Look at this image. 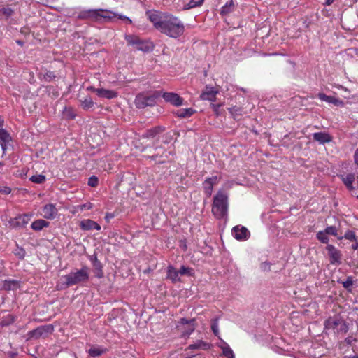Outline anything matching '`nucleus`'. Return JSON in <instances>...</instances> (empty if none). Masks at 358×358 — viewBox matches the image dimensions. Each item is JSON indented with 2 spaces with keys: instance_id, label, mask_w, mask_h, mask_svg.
<instances>
[{
  "instance_id": "obj_1",
  "label": "nucleus",
  "mask_w": 358,
  "mask_h": 358,
  "mask_svg": "<svg viewBox=\"0 0 358 358\" xmlns=\"http://www.w3.org/2000/svg\"><path fill=\"white\" fill-rule=\"evenodd\" d=\"M146 15L156 29L171 38H177L185 32L183 22L176 16L156 10L148 11Z\"/></svg>"
},
{
  "instance_id": "obj_2",
  "label": "nucleus",
  "mask_w": 358,
  "mask_h": 358,
  "mask_svg": "<svg viewBox=\"0 0 358 358\" xmlns=\"http://www.w3.org/2000/svg\"><path fill=\"white\" fill-rule=\"evenodd\" d=\"M228 210V195L220 189L213 198L212 213L218 219L224 218Z\"/></svg>"
},
{
  "instance_id": "obj_3",
  "label": "nucleus",
  "mask_w": 358,
  "mask_h": 358,
  "mask_svg": "<svg viewBox=\"0 0 358 358\" xmlns=\"http://www.w3.org/2000/svg\"><path fill=\"white\" fill-rule=\"evenodd\" d=\"M114 17H117L121 20H125V17H127L125 15L102 9L85 10L80 14V18H88L94 21H101L102 20L103 21H108Z\"/></svg>"
},
{
  "instance_id": "obj_4",
  "label": "nucleus",
  "mask_w": 358,
  "mask_h": 358,
  "mask_svg": "<svg viewBox=\"0 0 358 358\" xmlns=\"http://www.w3.org/2000/svg\"><path fill=\"white\" fill-rule=\"evenodd\" d=\"M89 277V268L83 266L80 270L72 271L69 274L62 276L60 280L68 287L78 283L85 282L88 280Z\"/></svg>"
},
{
  "instance_id": "obj_5",
  "label": "nucleus",
  "mask_w": 358,
  "mask_h": 358,
  "mask_svg": "<svg viewBox=\"0 0 358 358\" xmlns=\"http://www.w3.org/2000/svg\"><path fill=\"white\" fill-rule=\"evenodd\" d=\"M159 94V92H155L152 95L138 94L135 99V104L138 108L154 106Z\"/></svg>"
},
{
  "instance_id": "obj_6",
  "label": "nucleus",
  "mask_w": 358,
  "mask_h": 358,
  "mask_svg": "<svg viewBox=\"0 0 358 358\" xmlns=\"http://www.w3.org/2000/svg\"><path fill=\"white\" fill-rule=\"evenodd\" d=\"M326 250L327 252L331 264L338 266L342 264V253L334 245L331 244H327L326 246Z\"/></svg>"
},
{
  "instance_id": "obj_7",
  "label": "nucleus",
  "mask_w": 358,
  "mask_h": 358,
  "mask_svg": "<svg viewBox=\"0 0 358 358\" xmlns=\"http://www.w3.org/2000/svg\"><path fill=\"white\" fill-rule=\"evenodd\" d=\"M178 331L181 333L182 336H189L195 329V320H187L182 318L177 326Z\"/></svg>"
},
{
  "instance_id": "obj_8",
  "label": "nucleus",
  "mask_w": 358,
  "mask_h": 358,
  "mask_svg": "<svg viewBox=\"0 0 358 358\" xmlns=\"http://www.w3.org/2000/svg\"><path fill=\"white\" fill-rule=\"evenodd\" d=\"M58 213V210L53 203L45 204L42 208V216L47 220H54Z\"/></svg>"
},
{
  "instance_id": "obj_9",
  "label": "nucleus",
  "mask_w": 358,
  "mask_h": 358,
  "mask_svg": "<svg viewBox=\"0 0 358 358\" xmlns=\"http://www.w3.org/2000/svg\"><path fill=\"white\" fill-rule=\"evenodd\" d=\"M162 97L166 102L175 106H180L183 103V99L174 92H163Z\"/></svg>"
},
{
  "instance_id": "obj_10",
  "label": "nucleus",
  "mask_w": 358,
  "mask_h": 358,
  "mask_svg": "<svg viewBox=\"0 0 358 358\" xmlns=\"http://www.w3.org/2000/svg\"><path fill=\"white\" fill-rule=\"evenodd\" d=\"M219 180L220 179L216 176L208 178L204 180L203 183V187L205 194L208 196H211L213 189V186L217 184Z\"/></svg>"
},
{
  "instance_id": "obj_11",
  "label": "nucleus",
  "mask_w": 358,
  "mask_h": 358,
  "mask_svg": "<svg viewBox=\"0 0 358 358\" xmlns=\"http://www.w3.org/2000/svg\"><path fill=\"white\" fill-rule=\"evenodd\" d=\"M88 90H90L96 93V94L101 98H105L108 99H111L117 97V93L114 90H106L103 88H94L90 87Z\"/></svg>"
},
{
  "instance_id": "obj_12",
  "label": "nucleus",
  "mask_w": 358,
  "mask_h": 358,
  "mask_svg": "<svg viewBox=\"0 0 358 358\" xmlns=\"http://www.w3.org/2000/svg\"><path fill=\"white\" fill-rule=\"evenodd\" d=\"M234 237L239 241H243L248 238L250 232L245 227L236 226L232 229Z\"/></svg>"
},
{
  "instance_id": "obj_13",
  "label": "nucleus",
  "mask_w": 358,
  "mask_h": 358,
  "mask_svg": "<svg viewBox=\"0 0 358 358\" xmlns=\"http://www.w3.org/2000/svg\"><path fill=\"white\" fill-rule=\"evenodd\" d=\"M217 93L218 91L213 87L206 86L205 90L201 93L200 98L202 100L215 101Z\"/></svg>"
},
{
  "instance_id": "obj_14",
  "label": "nucleus",
  "mask_w": 358,
  "mask_h": 358,
  "mask_svg": "<svg viewBox=\"0 0 358 358\" xmlns=\"http://www.w3.org/2000/svg\"><path fill=\"white\" fill-rule=\"evenodd\" d=\"M12 141V137L10 134L4 129H0V145L5 154L8 146L7 145Z\"/></svg>"
},
{
  "instance_id": "obj_15",
  "label": "nucleus",
  "mask_w": 358,
  "mask_h": 358,
  "mask_svg": "<svg viewBox=\"0 0 358 358\" xmlns=\"http://www.w3.org/2000/svg\"><path fill=\"white\" fill-rule=\"evenodd\" d=\"M80 227L83 230L85 231L92 229H101V226L97 222L90 219L82 220L80 222Z\"/></svg>"
},
{
  "instance_id": "obj_16",
  "label": "nucleus",
  "mask_w": 358,
  "mask_h": 358,
  "mask_svg": "<svg viewBox=\"0 0 358 358\" xmlns=\"http://www.w3.org/2000/svg\"><path fill=\"white\" fill-rule=\"evenodd\" d=\"M326 327L332 328L334 329H338L339 326H343V332L348 331V327L345 322L340 319H329L325 322Z\"/></svg>"
},
{
  "instance_id": "obj_17",
  "label": "nucleus",
  "mask_w": 358,
  "mask_h": 358,
  "mask_svg": "<svg viewBox=\"0 0 358 358\" xmlns=\"http://www.w3.org/2000/svg\"><path fill=\"white\" fill-rule=\"evenodd\" d=\"M53 329L52 327L50 326H44V327H40L31 331L29 332L30 337L38 338L45 334H47L50 331H51Z\"/></svg>"
},
{
  "instance_id": "obj_18",
  "label": "nucleus",
  "mask_w": 358,
  "mask_h": 358,
  "mask_svg": "<svg viewBox=\"0 0 358 358\" xmlns=\"http://www.w3.org/2000/svg\"><path fill=\"white\" fill-rule=\"evenodd\" d=\"M164 131V127L162 126L155 127L150 129L147 130L143 135V138H154L157 135L162 133Z\"/></svg>"
},
{
  "instance_id": "obj_19",
  "label": "nucleus",
  "mask_w": 358,
  "mask_h": 358,
  "mask_svg": "<svg viewBox=\"0 0 358 358\" xmlns=\"http://www.w3.org/2000/svg\"><path fill=\"white\" fill-rule=\"evenodd\" d=\"M317 96L320 100L330 103H333L334 105L337 106L343 105V102L341 100L336 99L334 96H327L324 93L318 94Z\"/></svg>"
},
{
  "instance_id": "obj_20",
  "label": "nucleus",
  "mask_w": 358,
  "mask_h": 358,
  "mask_svg": "<svg viewBox=\"0 0 358 358\" xmlns=\"http://www.w3.org/2000/svg\"><path fill=\"white\" fill-rule=\"evenodd\" d=\"M179 274V271H178L173 266H169L167 267V278L170 279L173 282L180 281Z\"/></svg>"
},
{
  "instance_id": "obj_21",
  "label": "nucleus",
  "mask_w": 358,
  "mask_h": 358,
  "mask_svg": "<svg viewBox=\"0 0 358 358\" xmlns=\"http://www.w3.org/2000/svg\"><path fill=\"white\" fill-rule=\"evenodd\" d=\"M313 139L320 143H329L331 141V136L325 132H317L313 134Z\"/></svg>"
},
{
  "instance_id": "obj_22",
  "label": "nucleus",
  "mask_w": 358,
  "mask_h": 358,
  "mask_svg": "<svg viewBox=\"0 0 358 358\" xmlns=\"http://www.w3.org/2000/svg\"><path fill=\"white\" fill-rule=\"evenodd\" d=\"M91 260L92 261V264L94 268V273L96 277L99 278L103 277L102 265L100 261L97 259L96 256L92 257Z\"/></svg>"
},
{
  "instance_id": "obj_23",
  "label": "nucleus",
  "mask_w": 358,
  "mask_h": 358,
  "mask_svg": "<svg viewBox=\"0 0 358 358\" xmlns=\"http://www.w3.org/2000/svg\"><path fill=\"white\" fill-rule=\"evenodd\" d=\"M210 347V345L203 341L199 340L196 341L194 343L189 345L187 349L189 350H208Z\"/></svg>"
},
{
  "instance_id": "obj_24",
  "label": "nucleus",
  "mask_w": 358,
  "mask_h": 358,
  "mask_svg": "<svg viewBox=\"0 0 358 358\" xmlns=\"http://www.w3.org/2000/svg\"><path fill=\"white\" fill-rule=\"evenodd\" d=\"M49 226V222L43 219H38L32 222L31 227L35 231H41Z\"/></svg>"
},
{
  "instance_id": "obj_25",
  "label": "nucleus",
  "mask_w": 358,
  "mask_h": 358,
  "mask_svg": "<svg viewBox=\"0 0 358 358\" xmlns=\"http://www.w3.org/2000/svg\"><path fill=\"white\" fill-rule=\"evenodd\" d=\"M341 179L343 183L349 189H352V183L355 180V176L352 173H349L345 176H341Z\"/></svg>"
},
{
  "instance_id": "obj_26",
  "label": "nucleus",
  "mask_w": 358,
  "mask_h": 358,
  "mask_svg": "<svg viewBox=\"0 0 358 358\" xmlns=\"http://www.w3.org/2000/svg\"><path fill=\"white\" fill-rule=\"evenodd\" d=\"M31 214H23L16 217V224L17 226L23 227L26 225L31 220Z\"/></svg>"
},
{
  "instance_id": "obj_27",
  "label": "nucleus",
  "mask_w": 358,
  "mask_h": 358,
  "mask_svg": "<svg viewBox=\"0 0 358 358\" xmlns=\"http://www.w3.org/2000/svg\"><path fill=\"white\" fill-rule=\"evenodd\" d=\"M346 239L350 241V242L356 241V240L358 238L356 233L353 230H348L345 232L344 235L343 236L338 237V240L342 239Z\"/></svg>"
},
{
  "instance_id": "obj_28",
  "label": "nucleus",
  "mask_w": 358,
  "mask_h": 358,
  "mask_svg": "<svg viewBox=\"0 0 358 358\" xmlns=\"http://www.w3.org/2000/svg\"><path fill=\"white\" fill-rule=\"evenodd\" d=\"M80 106L85 110H89L94 107V102L90 96H86L83 100H80Z\"/></svg>"
},
{
  "instance_id": "obj_29",
  "label": "nucleus",
  "mask_w": 358,
  "mask_h": 358,
  "mask_svg": "<svg viewBox=\"0 0 358 358\" xmlns=\"http://www.w3.org/2000/svg\"><path fill=\"white\" fill-rule=\"evenodd\" d=\"M220 348L222 350L223 355L227 357V358H234V353L231 348L229 347V345L226 343H223L222 345L220 346Z\"/></svg>"
},
{
  "instance_id": "obj_30",
  "label": "nucleus",
  "mask_w": 358,
  "mask_h": 358,
  "mask_svg": "<svg viewBox=\"0 0 358 358\" xmlns=\"http://www.w3.org/2000/svg\"><path fill=\"white\" fill-rule=\"evenodd\" d=\"M194 113V110L192 108H189L180 109L177 112L176 114L180 117H189L193 115Z\"/></svg>"
},
{
  "instance_id": "obj_31",
  "label": "nucleus",
  "mask_w": 358,
  "mask_h": 358,
  "mask_svg": "<svg viewBox=\"0 0 358 358\" xmlns=\"http://www.w3.org/2000/svg\"><path fill=\"white\" fill-rule=\"evenodd\" d=\"M125 40L127 41L129 45L135 47L138 44L139 41H141L139 37L135 35H126Z\"/></svg>"
},
{
  "instance_id": "obj_32",
  "label": "nucleus",
  "mask_w": 358,
  "mask_h": 358,
  "mask_svg": "<svg viewBox=\"0 0 358 358\" xmlns=\"http://www.w3.org/2000/svg\"><path fill=\"white\" fill-rule=\"evenodd\" d=\"M136 48L143 52H148L152 50V46L150 43L141 40L138 44L136 46Z\"/></svg>"
},
{
  "instance_id": "obj_33",
  "label": "nucleus",
  "mask_w": 358,
  "mask_h": 358,
  "mask_svg": "<svg viewBox=\"0 0 358 358\" xmlns=\"http://www.w3.org/2000/svg\"><path fill=\"white\" fill-rule=\"evenodd\" d=\"M317 238L322 243H328L329 238L327 234L324 231H320L317 233Z\"/></svg>"
},
{
  "instance_id": "obj_34",
  "label": "nucleus",
  "mask_w": 358,
  "mask_h": 358,
  "mask_svg": "<svg viewBox=\"0 0 358 358\" xmlns=\"http://www.w3.org/2000/svg\"><path fill=\"white\" fill-rule=\"evenodd\" d=\"M16 283L15 281L7 280L2 281V282L1 283V288L5 290L13 289Z\"/></svg>"
},
{
  "instance_id": "obj_35",
  "label": "nucleus",
  "mask_w": 358,
  "mask_h": 358,
  "mask_svg": "<svg viewBox=\"0 0 358 358\" xmlns=\"http://www.w3.org/2000/svg\"><path fill=\"white\" fill-rule=\"evenodd\" d=\"M29 180L34 183L42 184L45 181V176L42 174L34 175Z\"/></svg>"
},
{
  "instance_id": "obj_36",
  "label": "nucleus",
  "mask_w": 358,
  "mask_h": 358,
  "mask_svg": "<svg viewBox=\"0 0 358 358\" xmlns=\"http://www.w3.org/2000/svg\"><path fill=\"white\" fill-rule=\"evenodd\" d=\"M204 0H191L187 5L185 6V9H191L200 6Z\"/></svg>"
},
{
  "instance_id": "obj_37",
  "label": "nucleus",
  "mask_w": 358,
  "mask_h": 358,
  "mask_svg": "<svg viewBox=\"0 0 358 358\" xmlns=\"http://www.w3.org/2000/svg\"><path fill=\"white\" fill-rule=\"evenodd\" d=\"M88 352L90 355V356L95 357L101 355L103 352V351L99 348L93 347L89 350Z\"/></svg>"
},
{
  "instance_id": "obj_38",
  "label": "nucleus",
  "mask_w": 358,
  "mask_h": 358,
  "mask_svg": "<svg viewBox=\"0 0 358 358\" xmlns=\"http://www.w3.org/2000/svg\"><path fill=\"white\" fill-rule=\"evenodd\" d=\"M13 14V10L8 7H3L0 8V15L5 16L6 17H9Z\"/></svg>"
},
{
  "instance_id": "obj_39",
  "label": "nucleus",
  "mask_w": 358,
  "mask_h": 358,
  "mask_svg": "<svg viewBox=\"0 0 358 358\" xmlns=\"http://www.w3.org/2000/svg\"><path fill=\"white\" fill-rule=\"evenodd\" d=\"M179 273L180 275H187L191 276L193 274V270L191 268L182 266L179 271Z\"/></svg>"
},
{
  "instance_id": "obj_40",
  "label": "nucleus",
  "mask_w": 358,
  "mask_h": 358,
  "mask_svg": "<svg viewBox=\"0 0 358 358\" xmlns=\"http://www.w3.org/2000/svg\"><path fill=\"white\" fill-rule=\"evenodd\" d=\"M341 283L343 287H345L347 289H350L353 285L352 277L348 276L347 279L345 281L342 282Z\"/></svg>"
},
{
  "instance_id": "obj_41",
  "label": "nucleus",
  "mask_w": 358,
  "mask_h": 358,
  "mask_svg": "<svg viewBox=\"0 0 358 358\" xmlns=\"http://www.w3.org/2000/svg\"><path fill=\"white\" fill-rule=\"evenodd\" d=\"M324 231L327 234V235H332L334 236H337V229L334 226L327 227Z\"/></svg>"
},
{
  "instance_id": "obj_42",
  "label": "nucleus",
  "mask_w": 358,
  "mask_h": 358,
  "mask_svg": "<svg viewBox=\"0 0 358 358\" xmlns=\"http://www.w3.org/2000/svg\"><path fill=\"white\" fill-rule=\"evenodd\" d=\"M92 207H93V205L90 202L77 206V208H80V211H83L84 210H90L92 208Z\"/></svg>"
},
{
  "instance_id": "obj_43",
  "label": "nucleus",
  "mask_w": 358,
  "mask_h": 358,
  "mask_svg": "<svg viewBox=\"0 0 358 358\" xmlns=\"http://www.w3.org/2000/svg\"><path fill=\"white\" fill-rule=\"evenodd\" d=\"M211 329L215 336L219 334V327L217 320H215L211 324Z\"/></svg>"
},
{
  "instance_id": "obj_44",
  "label": "nucleus",
  "mask_w": 358,
  "mask_h": 358,
  "mask_svg": "<svg viewBox=\"0 0 358 358\" xmlns=\"http://www.w3.org/2000/svg\"><path fill=\"white\" fill-rule=\"evenodd\" d=\"M88 185L91 187H96L98 185V179L95 176H92L89 178Z\"/></svg>"
},
{
  "instance_id": "obj_45",
  "label": "nucleus",
  "mask_w": 358,
  "mask_h": 358,
  "mask_svg": "<svg viewBox=\"0 0 358 358\" xmlns=\"http://www.w3.org/2000/svg\"><path fill=\"white\" fill-rule=\"evenodd\" d=\"M64 115H66L69 118L73 119L75 117V114L71 108H64Z\"/></svg>"
},
{
  "instance_id": "obj_46",
  "label": "nucleus",
  "mask_w": 358,
  "mask_h": 358,
  "mask_svg": "<svg viewBox=\"0 0 358 358\" xmlns=\"http://www.w3.org/2000/svg\"><path fill=\"white\" fill-rule=\"evenodd\" d=\"M261 268H262V270H263L264 271H269L270 270V264L266 262L262 263Z\"/></svg>"
},
{
  "instance_id": "obj_47",
  "label": "nucleus",
  "mask_w": 358,
  "mask_h": 358,
  "mask_svg": "<svg viewBox=\"0 0 358 358\" xmlns=\"http://www.w3.org/2000/svg\"><path fill=\"white\" fill-rule=\"evenodd\" d=\"M54 77H55V76H54V75L52 74V72H50V71L47 72V73H45V79H46L47 80H48V81L51 80L52 79V78H54Z\"/></svg>"
},
{
  "instance_id": "obj_48",
  "label": "nucleus",
  "mask_w": 358,
  "mask_h": 358,
  "mask_svg": "<svg viewBox=\"0 0 358 358\" xmlns=\"http://www.w3.org/2000/svg\"><path fill=\"white\" fill-rule=\"evenodd\" d=\"M351 248L353 250H356L358 249V238L356 240V241L352 242Z\"/></svg>"
},
{
  "instance_id": "obj_49",
  "label": "nucleus",
  "mask_w": 358,
  "mask_h": 358,
  "mask_svg": "<svg viewBox=\"0 0 358 358\" xmlns=\"http://www.w3.org/2000/svg\"><path fill=\"white\" fill-rule=\"evenodd\" d=\"M354 159H355V164L358 166V148L355 152Z\"/></svg>"
},
{
  "instance_id": "obj_50",
  "label": "nucleus",
  "mask_w": 358,
  "mask_h": 358,
  "mask_svg": "<svg viewBox=\"0 0 358 358\" xmlns=\"http://www.w3.org/2000/svg\"><path fill=\"white\" fill-rule=\"evenodd\" d=\"M114 215L112 213H107L106 215V220L108 222L110 219L113 218Z\"/></svg>"
},
{
  "instance_id": "obj_51",
  "label": "nucleus",
  "mask_w": 358,
  "mask_h": 358,
  "mask_svg": "<svg viewBox=\"0 0 358 358\" xmlns=\"http://www.w3.org/2000/svg\"><path fill=\"white\" fill-rule=\"evenodd\" d=\"M73 214H76V213H78L79 212H81L80 210V208H77V206H74L73 208V210L71 211Z\"/></svg>"
},
{
  "instance_id": "obj_52",
  "label": "nucleus",
  "mask_w": 358,
  "mask_h": 358,
  "mask_svg": "<svg viewBox=\"0 0 358 358\" xmlns=\"http://www.w3.org/2000/svg\"><path fill=\"white\" fill-rule=\"evenodd\" d=\"M220 105H219V104H213L212 105V108H213L214 111L216 112V113L217 112L218 108H220Z\"/></svg>"
},
{
  "instance_id": "obj_53",
  "label": "nucleus",
  "mask_w": 358,
  "mask_h": 358,
  "mask_svg": "<svg viewBox=\"0 0 358 358\" xmlns=\"http://www.w3.org/2000/svg\"><path fill=\"white\" fill-rule=\"evenodd\" d=\"M334 1V0H325L324 5L330 6L331 3H333Z\"/></svg>"
},
{
  "instance_id": "obj_54",
  "label": "nucleus",
  "mask_w": 358,
  "mask_h": 358,
  "mask_svg": "<svg viewBox=\"0 0 358 358\" xmlns=\"http://www.w3.org/2000/svg\"><path fill=\"white\" fill-rule=\"evenodd\" d=\"M229 110L231 114L238 111V109H236L235 107L231 108Z\"/></svg>"
},
{
  "instance_id": "obj_55",
  "label": "nucleus",
  "mask_w": 358,
  "mask_h": 358,
  "mask_svg": "<svg viewBox=\"0 0 358 358\" xmlns=\"http://www.w3.org/2000/svg\"><path fill=\"white\" fill-rule=\"evenodd\" d=\"M125 20L127 22H128L129 24H131V23H132L131 20L129 17H125V20Z\"/></svg>"
},
{
  "instance_id": "obj_56",
  "label": "nucleus",
  "mask_w": 358,
  "mask_h": 358,
  "mask_svg": "<svg viewBox=\"0 0 358 358\" xmlns=\"http://www.w3.org/2000/svg\"><path fill=\"white\" fill-rule=\"evenodd\" d=\"M339 328L336 329V331H343V326H339Z\"/></svg>"
},
{
  "instance_id": "obj_57",
  "label": "nucleus",
  "mask_w": 358,
  "mask_h": 358,
  "mask_svg": "<svg viewBox=\"0 0 358 358\" xmlns=\"http://www.w3.org/2000/svg\"><path fill=\"white\" fill-rule=\"evenodd\" d=\"M4 124V121L3 118L0 116V127L3 126Z\"/></svg>"
},
{
  "instance_id": "obj_58",
  "label": "nucleus",
  "mask_w": 358,
  "mask_h": 358,
  "mask_svg": "<svg viewBox=\"0 0 358 358\" xmlns=\"http://www.w3.org/2000/svg\"><path fill=\"white\" fill-rule=\"evenodd\" d=\"M240 90H241V91H243V92H248V90H245V89L242 88V87H241V88H240Z\"/></svg>"
},
{
  "instance_id": "obj_59",
  "label": "nucleus",
  "mask_w": 358,
  "mask_h": 358,
  "mask_svg": "<svg viewBox=\"0 0 358 358\" xmlns=\"http://www.w3.org/2000/svg\"><path fill=\"white\" fill-rule=\"evenodd\" d=\"M350 358H358V355L352 356Z\"/></svg>"
},
{
  "instance_id": "obj_60",
  "label": "nucleus",
  "mask_w": 358,
  "mask_h": 358,
  "mask_svg": "<svg viewBox=\"0 0 358 358\" xmlns=\"http://www.w3.org/2000/svg\"><path fill=\"white\" fill-rule=\"evenodd\" d=\"M45 1L46 2H49V1L52 2V1H55L56 0H45Z\"/></svg>"
},
{
  "instance_id": "obj_61",
  "label": "nucleus",
  "mask_w": 358,
  "mask_h": 358,
  "mask_svg": "<svg viewBox=\"0 0 358 358\" xmlns=\"http://www.w3.org/2000/svg\"><path fill=\"white\" fill-rule=\"evenodd\" d=\"M17 43L18 44H20V45H22V42H20V41H17Z\"/></svg>"
},
{
  "instance_id": "obj_62",
  "label": "nucleus",
  "mask_w": 358,
  "mask_h": 358,
  "mask_svg": "<svg viewBox=\"0 0 358 358\" xmlns=\"http://www.w3.org/2000/svg\"><path fill=\"white\" fill-rule=\"evenodd\" d=\"M3 165V162H0V166Z\"/></svg>"
},
{
  "instance_id": "obj_63",
  "label": "nucleus",
  "mask_w": 358,
  "mask_h": 358,
  "mask_svg": "<svg viewBox=\"0 0 358 358\" xmlns=\"http://www.w3.org/2000/svg\"><path fill=\"white\" fill-rule=\"evenodd\" d=\"M225 185H226L227 187H231V185H229L227 186V185L226 184Z\"/></svg>"
},
{
  "instance_id": "obj_64",
  "label": "nucleus",
  "mask_w": 358,
  "mask_h": 358,
  "mask_svg": "<svg viewBox=\"0 0 358 358\" xmlns=\"http://www.w3.org/2000/svg\"><path fill=\"white\" fill-rule=\"evenodd\" d=\"M357 182H358V176H357Z\"/></svg>"
}]
</instances>
